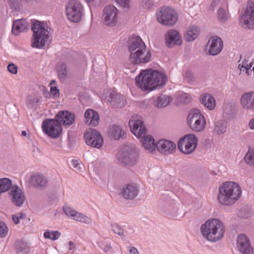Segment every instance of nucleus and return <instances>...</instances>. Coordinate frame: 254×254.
<instances>
[{
	"label": "nucleus",
	"instance_id": "obj_1",
	"mask_svg": "<svg viewBox=\"0 0 254 254\" xmlns=\"http://www.w3.org/2000/svg\"><path fill=\"white\" fill-rule=\"evenodd\" d=\"M135 80L137 86L142 90L150 92L164 86L167 77L164 73L149 68L142 70Z\"/></svg>",
	"mask_w": 254,
	"mask_h": 254
},
{
	"label": "nucleus",
	"instance_id": "obj_7",
	"mask_svg": "<svg viewBox=\"0 0 254 254\" xmlns=\"http://www.w3.org/2000/svg\"><path fill=\"white\" fill-rule=\"evenodd\" d=\"M156 16L159 23L167 26H174L178 21L177 12L168 6L161 7L157 11Z\"/></svg>",
	"mask_w": 254,
	"mask_h": 254
},
{
	"label": "nucleus",
	"instance_id": "obj_53",
	"mask_svg": "<svg viewBox=\"0 0 254 254\" xmlns=\"http://www.w3.org/2000/svg\"><path fill=\"white\" fill-rule=\"evenodd\" d=\"M253 64V62H250L248 64L246 65V66H244V68H243V71L245 70L246 73L248 75H249L252 71V70H251V68Z\"/></svg>",
	"mask_w": 254,
	"mask_h": 254
},
{
	"label": "nucleus",
	"instance_id": "obj_6",
	"mask_svg": "<svg viewBox=\"0 0 254 254\" xmlns=\"http://www.w3.org/2000/svg\"><path fill=\"white\" fill-rule=\"evenodd\" d=\"M117 157L120 163L132 166L137 163L139 158V152L134 145H125L121 147Z\"/></svg>",
	"mask_w": 254,
	"mask_h": 254
},
{
	"label": "nucleus",
	"instance_id": "obj_23",
	"mask_svg": "<svg viewBox=\"0 0 254 254\" xmlns=\"http://www.w3.org/2000/svg\"><path fill=\"white\" fill-rule=\"evenodd\" d=\"M41 96L38 91L30 92L26 97V105L28 108L36 110L38 103L41 101Z\"/></svg>",
	"mask_w": 254,
	"mask_h": 254
},
{
	"label": "nucleus",
	"instance_id": "obj_21",
	"mask_svg": "<svg viewBox=\"0 0 254 254\" xmlns=\"http://www.w3.org/2000/svg\"><path fill=\"white\" fill-rule=\"evenodd\" d=\"M240 102L242 107L247 110H254V91L245 92L242 94Z\"/></svg>",
	"mask_w": 254,
	"mask_h": 254
},
{
	"label": "nucleus",
	"instance_id": "obj_11",
	"mask_svg": "<svg viewBox=\"0 0 254 254\" xmlns=\"http://www.w3.org/2000/svg\"><path fill=\"white\" fill-rule=\"evenodd\" d=\"M197 139L195 135L189 134L181 138L178 143L179 149L183 153L189 154L193 152L197 146Z\"/></svg>",
	"mask_w": 254,
	"mask_h": 254
},
{
	"label": "nucleus",
	"instance_id": "obj_59",
	"mask_svg": "<svg viewBox=\"0 0 254 254\" xmlns=\"http://www.w3.org/2000/svg\"><path fill=\"white\" fill-rule=\"evenodd\" d=\"M12 218L13 221L15 224H17L19 222V217H18L17 215H12Z\"/></svg>",
	"mask_w": 254,
	"mask_h": 254
},
{
	"label": "nucleus",
	"instance_id": "obj_31",
	"mask_svg": "<svg viewBox=\"0 0 254 254\" xmlns=\"http://www.w3.org/2000/svg\"><path fill=\"white\" fill-rule=\"evenodd\" d=\"M241 26L247 29H254V17L241 14L239 17Z\"/></svg>",
	"mask_w": 254,
	"mask_h": 254
},
{
	"label": "nucleus",
	"instance_id": "obj_24",
	"mask_svg": "<svg viewBox=\"0 0 254 254\" xmlns=\"http://www.w3.org/2000/svg\"><path fill=\"white\" fill-rule=\"evenodd\" d=\"M156 148L162 153H172L176 148V144L167 139H160L156 144Z\"/></svg>",
	"mask_w": 254,
	"mask_h": 254
},
{
	"label": "nucleus",
	"instance_id": "obj_16",
	"mask_svg": "<svg viewBox=\"0 0 254 254\" xmlns=\"http://www.w3.org/2000/svg\"><path fill=\"white\" fill-rule=\"evenodd\" d=\"M28 183L35 189L43 190L48 186V180L43 174L35 173L29 178Z\"/></svg>",
	"mask_w": 254,
	"mask_h": 254
},
{
	"label": "nucleus",
	"instance_id": "obj_22",
	"mask_svg": "<svg viewBox=\"0 0 254 254\" xmlns=\"http://www.w3.org/2000/svg\"><path fill=\"white\" fill-rule=\"evenodd\" d=\"M55 119L61 124L64 126H70L75 121V116L71 112L67 111H59L55 117Z\"/></svg>",
	"mask_w": 254,
	"mask_h": 254
},
{
	"label": "nucleus",
	"instance_id": "obj_4",
	"mask_svg": "<svg viewBox=\"0 0 254 254\" xmlns=\"http://www.w3.org/2000/svg\"><path fill=\"white\" fill-rule=\"evenodd\" d=\"M200 231L203 237L207 240L216 242L220 240L224 236L225 226L218 219H210L202 224Z\"/></svg>",
	"mask_w": 254,
	"mask_h": 254
},
{
	"label": "nucleus",
	"instance_id": "obj_39",
	"mask_svg": "<svg viewBox=\"0 0 254 254\" xmlns=\"http://www.w3.org/2000/svg\"><path fill=\"white\" fill-rule=\"evenodd\" d=\"M241 14L254 17V2L252 0H249L247 1L245 9Z\"/></svg>",
	"mask_w": 254,
	"mask_h": 254
},
{
	"label": "nucleus",
	"instance_id": "obj_58",
	"mask_svg": "<svg viewBox=\"0 0 254 254\" xmlns=\"http://www.w3.org/2000/svg\"><path fill=\"white\" fill-rule=\"evenodd\" d=\"M248 61L246 60H244V61L242 62V64H239L238 65V68L241 71H242V68H244V66H246V64H248Z\"/></svg>",
	"mask_w": 254,
	"mask_h": 254
},
{
	"label": "nucleus",
	"instance_id": "obj_34",
	"mask_svg": "<svg viewBox=\"0 0 254 254\" xmlns=\"http://www.w3.org/2000/svg\"><path fill=\"white\" fill-rule=\"evenodd\" d=\"M110 135L115 139H118L124 136V131L121 127L117 125H113L110 128Z\"/></svg>",
	"mask_w": 254,
	"mask_h": 254
},
{
	"label": "nucleus",
	"instance_id": "obj_5",
	"mask_svg": "<svg viewBox=\"0 0 254 254\" xmlns=\"http://www.w3.org/2000/svg\"><path fill=\"white\" fill-rule=\"evenodd\" d=\"M33 32L32 46L34 48H43L50 41L49 32L45 28L44 23L36 21L31 27Z\"/></svg>",
	"mask_w": 254,
	"mask_h": 254
},
{
	"label": "nucleus",
	"instance_id": "obj_44",
	"mask_svg": "<svg viewBox=\"0 0 254 254\" xmlns=\"http://www.w3.org/2000/svg\"><path fill=\"white\" fill-rule=\"evenodd\" d=\"M63 210L65 214L71 218H73V216L75 214L76 211L74 209H73L72 208L68 206H64L63 207Z\"/></svg>",
	"mask_w": 254,
	"mask_h": 254
},
{
	"label": "nucleus",
	"instance_id": "obj_13",
	"mask_svg": "<svg viewBox=\"0 0 254 254\" xmlns=\"http://www.w3.org/2000/svg\"><path fill=\"white\" fill-rule=\"evenodd\" d=\"M128 125L131 132L137 138L142 137L145 135L147 129L144 125L141 117L139 115H133L129 120Z\"/></svg>",
	"mask_w": 254,
	"mask_h": 254
},
{
	"label": "nucleus",
	"instance_id": "obj_26",
	"mask_svg": "<svg viewBox=\"0 0 254 254\" xmlns=\"http://www.w3.org/2000/svg\"><path fill=\"white\" fill-rule=\"evenodd\" d=\"M141 140L142 146L149 152L153 153L156 148V144L154 143L155 140L150 135H143Z\"/></svg>",
	"mask_w": 254,
	"mask_h": 254
},
{
	"label": "nucleus",
	"instance_id": "obj_64",
	"mask_svg": "<svg viewBox=\"0 0 254 254\" xmlns=\"http://www.w3.org/2000/svg\"><path fill=\"white\" fill-rule=\"evenodd\" d=\"M17 216L19 217V219H23L25 217V215L22 213H19L17 214Z\"/></svg>",
	"mask_w": 254,
	"mask_h": 254
},
{
	"label": "nucleus",
	"instance_id": "obj_32",
	"mask_svg": "<svg viewBox=\"0 0 254 254\" xmlns=\"http://www.w3.org/2000/svg\"><path fill=\"white\" fill-rule=\"evenodd\" d=\"M172 100V97L169 95H161L157 98L154 105L158 108H164L167 106Z\"/></svg>",
	"mask_w": 254,
	"mask_h": 254
},
{
	"label": "nucleus",
	"instance_id": "obj_51",
	"mask_svg": "<svg viewBox=\"0 0 254 254\" xmlns=\"http://www.w3.org/2000/svg\"><path fill=\"white\" fill-rule=\"evenodd\" d=\"M17 66L14 64H10L7 66V70L11 74H17Z\"/></svg>",
	"mask_w": 254,
	"mask_h": 254
},
{
	"label": "nucleus",
	"instance_id": "obj_43",
	"mask_svg": "<svg viewBox=\"0 0 254 254\" xmlns=\"http://www.w3.org/2000/svg\"><path fill=\"white\" fill-rule=\"evenodd\" d=\"M191 99L192 98L190 95L187 93L182 94L179 95L178 97V101L184 104H188L190 103Z\"/></svg>",
	"mask_w": 254,
	"mask_h": 254
},
{
	"label": "nucleus",
	"instance_id": "obj_35",
	"mask_svg": "<svg viewBox=\"0 0 254 254\" xmlns=\"http://www.w3.org/2000/svg\"><path fill=\"white\" fill-rule=\"evenodd\" d=\"M12 182L7 178H2L0 179V194L1 193L6 192L11 188Z\"/></svg>",
	"mask_w": 254,
	"mask_h": 254
},
{
	"label": "nucleus",
	"instance_id": "obj_47",
	"mask_svg": "<svg viewBox=\"0 0 254 254\" xmlns=\"http://www.w3.org/2000/svg\"><path fill=\"white\" fill-rule=\"evenodd\" d=\"M115 1L122 8L128 9L129 8L130 0H115Z\"/></svg>",
	"mask_w": 254,
	"mask_h": 254
},
{
	"label": "nucleus",
	"instance_id": "obj_42",
	"mask_svg": "<svg viewBox=\"0 0 254 254\" xmlns=\"http://www.w3.org/2000/svg\"><path fill=\"white\" fill-rule=\"evenodd\" d=\"M244 160L249 166H254V150H250L246 154Z\"/></svg>",
	"mask_w": 254,
	"mask_h": 254
},
{
	"label": "nucleus",
	"instance_id": "obj_56",
	"mask_svg": "<svg viewBox=\"0 0 254 254\" xmlns=\"http://www.w3.org/2000/svg\"><path fill=\"white\" fill-rule=\"evenodd\" d=\"M44 236L46 239H49L52 240V232L47 230L45 232Z\"/></svg>",
	"mask_w": 254,
	"mask_h": 254
},
{
	"label": "nucleus",
	"instance_id": "obj_61",
	"mask_svg": "<svg viewBox=\"0 0 254 254\" xmlns=\"http://www.w3.org/2000/svg\"><path fill=\"white\" fill-rule=\"evenodd\" d=\"M129 252L130 254H138V252L137 249L133 247L130 248L129 249Z\"/></svg>",
	"mask_w": 254,
	"mask_h": 254
},
{
	"label": "nucleus",
	"instance_id": "obj_30",
	"mask_svg": "<svg viewBox=\"0 0 254 254\" xmlns=\"http://www.w3.org/2000/svg\"><path fill=\"white\" fill-rule=\"evenodd\" d=\"M28 23L25 19H18L13 22L12 32L15 35H18L20 32L27 29Z\"/></svg>",
	"mask_w": 254,
	"mask_h": 254
},
{
	"label": "nucleus",
	"instance_id": "obj_10",
	"mask_svg": "<svg viewBox=\"0 0 254 254\" xmlns=\"http://www.w3.org/2000/svg\"><path fill=\"white\" fill-rule=\"evenodd\" d=\"M43 131L52 138H57L62 132V127L59 122L55 119H46L42 125Z\"/></svg>",
	"mask_w": 254,
	"mask_h": 254
},
{
	"label": "nucleus",
	"instance_id": "obj_62",
	"mask_svg": "<svg viewBox=\"0 0 254 254\" xmlns=\"http://www.w3.org/2000/svg\"><path fill=\"white\" fill-rule=\"evenodd\" d=\"M68 244L69 245V249L70 250L73 249L75 248V244L71 241L69 242Z\"/></svg>",
	"mask_w": 254,
	"mask_h": 254
},
{
	"label": "nucleus",
	"instance_id": "obj_38",
	"mask_svg": "<svg viewBox=\"0 0 254 254\" xmlns=\"http://www.w3.org/2000/svg\"><path fill=\"white\" fill-rule=\"evenodd\" d=\"M224 111L229 117L233 118L237 113L235 105L231 102L226 103L224 109Z\"/></svg>",
	"mask_w": 254,
	"mask_h": 254
},
{
	"label": "nucleus",
	"instance_id": "obj_18",
	"mask_svg": "<svg viewBox=\"0 0 254 254\" xmlns=\"http://www.w3.org/2000/svg\"><path fill=\"white\" fill-rule=\"evenodd\" d=\"M105 100L114 108H122L126 104V100L123 96L114 91L107 93Z\"/></svg>",
	"mask_w": 254,
	"mask_h": 254
},
{
	"label": "nucleus",
	"instance_id": "obj_2",
	"mask_svg": "<svg viewBox=\"0 0 254 254\" xmlns=\"http://www.w3.org/2000/svg\"><path fill=\"white\" fill-rule=\"evenodd\" d=\"M128 50L130 53L129 60L132 64H144L150 61L151 52L139 37L132 36L129 38Z\"/></svg>",
	"mask_w": 254,
	"mask_h": 254
},
{
	"label": "nucleus",
	"instance_id": "obj_49",
	"mask_svg": "<svg viewBox=\"0 0 254 254\" xmlns=\"http://www.w3.org/2000/svg\"><path fill=\"white\" fill-rule=\"evenodd\" d=\"M112 230L115 233L119 235H123L124 234V230L119 225L115 224H112Z\"/></svg>",
	"mask_w": 254,
	"mask_h": 254
},
{
	"label": "nucleus",
	"instance_id": "obj_55",
	"mask_svg": "<svg viewBox=\"0 0 254 254\" xmlns=\"http://www.w3.org/2000/svg\"><path fill=\"white\" fill-rule=\"evenodd\" d=\"M61 235V233L58 231H55L52 232V240H57Z\"/></svg>",
	"mask_w": 254,
	"mask_h": 254
},
{
	"label": "nucleus",
	"instance_id": "obj_8",
	"mask_svg": "<svg viewBox=\"0 0 254 254\" xmlns=\"http://www.w3.org/2000/svg\"><path fill=\"white\" fill-rule=\"evenodd\" d=\"M187 122L190 128L195 132L203 131L206 126L204 117L197 109H194L189 112Z\"/></svg>",
	"mask_w": 254,
	"mask_h": 254
},
{
	"label": "nucleus",
	"instance_id": "obj_12",
	"mask_svg": "<svg viewBox=\"0 0 254 254\" xmlns=\"http://www.w3.org/2000/svg\"><path fill=\"white\" fill-rule=\"evenodd\" d=\"M84 138L86 143L93 147L99 148L103 144V138L100 133L94 129H87L84 133Z\"/></svg>",
	"mask_w": 254,
	"mask_h": 254
},
{
	"label": "nucleus",
	"instance_id": "obj_33",
	"mask_svg": "<svg viewBox=\"0 0 254 254\" xmlns=\"http://www.w3.org/2000/svg\"><path fill=\"white\" fill-rule=\"evenodd\" d=\"M227 127V122L224 120H220L215 123L213 131L217 134H222L226 131Z\"/></svg>",
	"mask_w": 254,
	"mask_h": 254
},
{
	"label": "nucleus",
	"instance_id": "obj_48",
	"mask_svg": "<svg viewBox=\"0 0 254 254\" xmlns=\"http://www.w3.org/2000/svg\"><path fill=\"white\" fill-rule=\"evenodd\" d=\"M185 77L189 83H191L194 81V77L192 72L190 70H187L185 72Z\"/></svg>",
	"mask_w": 254,
	"mask_h": 254
},
{
	"label": "nucleus",
	"instance_id": "obj_28",
	"mask_svg": "<svg viewBox=\"0 0 254 254\" xmlns=\"http://www.w3.org/2000/svg\"><path fill=\"white\" fill-rule=\"evenodd\" d=\"M122 193L125 199H133L138 194V189L134 186L129 184L123 189Z\"/></svg>",
	"mask_w": 254,
	"mask_h": 254
},
{
	"label": "nucleus",
	"instance_id": "obj_63",
	"mask_svg": "<svg viewBox=\"0 0 254 254\" xmlns=\"http://www.w3.org/2000/svg\"><path fill=\"white\" fill-rule=\"evenodd\" d=\"M112 248V247L110 246H106L104 249V251L105 252H108Z\"/></svg>",
	"mask_w": 254,
	"mask_h": 254
},
{
	"label": "nucleus",
	"instance_id": "obj_17",
	"mask_svg": "<svg viewBox=\"0 0 254 254\" xmlns=\"http://www.w3.org/2000/svg\"><path fill=\"white\" fill-rule=\"evenodd\" d=\"M237 248L242 254H253L254 250L251 246L249 239L245 234H240L238 236Z\"/></svg>",
	"mask_w": 254,
	"mask_h": 254
},
{
	"label": "nucleus",
	"instance_id": "obj_57",
	"mask_svg": "<svg viewBox=\"0 0 254 254\" xmlns=\"http://www.w3.org/2000/svg\"><path fill=\"white\" fill-rule=\"evenodd\" d=\"M248 126L250 129L254 130V117L250 120Z\"/></svg>",
	"mask_w": 254,
	"mask_h": 254
},
{
	"label": "nucleus",
	"instance_id": "obj_20",
	"mask_svg": "<svg viewBox=\"0 0 254 254\" xmlns=\"http://www.w3.org/2000/svg\"><path fill=\"white\" fill-rule=\"evenodd\" d=\"M11 196L12 203L17 207L21 206L25 200V195L22 190L17 186L14 185L9 192Z\"/></svg>",
	"mask_w": 254,
	"mask_h": 254
},
{
	"label": "nucleus",
	"instance_id": "obj_37",
	"mask_svg": "<svg viewBox=\"0 0 254 254\" xmlns=\"http://www.w3.org/2000/svg\"><path fill=\"white\" fill-rule=\"evenodd\" d=\"M217 17L221 23H225L228 21L229 16L224 7H219L217 10Z\"/></svg>",
	"mask_w": 254,
	"mask_h": 254
},
{
	"label": "nucleus",
	"instance_id": "obj_27",
	"mask_svg": "<svg viewBox=\"0 0 254 254\" xmlns=\"http://www.w3.org/2000/svg\"><path fill=\"white\" fill-rule=\"evenodd\" d=\"M200 101L202 104L209 110H213L216 106L215 99L209 93L201 95Z\"/></svg>",
	"mask_w": 254,
	"mask_h": 254
},
{
	"label": "nucleus",
	"instance_id": "obj_50",
	"mask_svg": "<svg viewBox=\"0 0 254 254\" xmlns=\"http://www.w3.org/2000/svg\"><path fill=\"white\" fill-rule=\"evenodd\" d=\"M154 4L153 0H142L141 5L146 8H149L151 7Z\"/></svg>",
	"mask_w": 254,
	"mask_h": 254
},
{
	"label": "nucleus",
	"instance_id": "obj_9",
	"mask_svg": "<svg viewBox=\"0 0 254 254\" xmlns=\"http://www.w3.org/2000/svg\"><path fill=\"white\" fill-rule=\"evenodd\" d=\"M82 6L76 0L68 2L65 7V12L67 19L73 22H78L82 15Z\"/></svg>",
	"mask_w": 254,
	"mask_h": 254
},
{
	"label": "nucleus",
	"instance_id": "obj_54",
	"mask_svg": "<svg viewBox=\"0 0 254 254\" xmlns=\"http://www.w3.org/2000/svg\"><path fill=\"white\" fill-rule=\"evenodd\" d=\"M50 91L51 94L55 97H58L60 96L59 90L55 86L51 87Z\"/></svg>",
	"mask_w": 254,
	"mask_h": 254
},
{
	"label": "nucleus",
	"instance_id": "obj_40",
	"mask_svg": "<svg viewBox=\"0 0 254 254\" xmlns=\"http://www.w3.org/2000/svg\"><path fill=\"white\" fill-rule=\"evenodd\" d=\"M72 219L75 221L85 224H90L92 221L90 218L85 215L84 214L77 211L76 212L75 214L73 216Z\"/></svg>",
	"mask_w": 254,
	"mask_h": 254
},
{
	"label": "nucleus",
	"instance_id": "obj_36",
	"mask_svg": "<svg viewBox=\"0 0 254 254\" xmlns=\"http://www.w3.org/2000/svg\"><path fill=\"white\" fill-rule=\"evenodd\" d=\"M57 70L60 79L65 80L67 73L66 64L64 63H59L57 65Z\"/></svg>",
	"mask_w": 254,
	"mask_h": 254
},
{
	"label": "nucleus",
	"instance_id": "obj_14",
	"mask_svg": "<svg viewBox=\"0 0 254 254\" xmlns=\"http://www.w3.org/2000/svg\"><path fill=\"white\" fill-rule=\"evenodd\" d=\"M103 20L105 25L109 26L116 25L118 21V9L114 5H106L103 11Z\"/></svg>",
	"mask_w": 254,
	"mask_h": 254
},
{
	"label": "nucleus",
	"instance_id": "obj_3",
	"mask_svg": "<svg viewBox=\"0 0 254 254\" xmlns=\"http://www.w3.org/2000/svg\"><path fill=\"white\" fill-rule=\"evenodd\" d=\"M241 195V188L238 183L226 182L219 187L217 199L221 204L229 206L239 200Z\"/></svg>",
	"mask_w": 254,
	"mask_h": 254
},
{
	"label": "nucleus",
	"instance_id": "obj_60",
	"mask_svg": "<svg viewBox=\"0 0 254 254\" xmlns=\"http://www.w3.org/2000/svg\"><path fill=\"white\" fill-rule=\"evenodd\" d=\"M43 94L47 98H49L51 97V93L47 90H43Z\"/></svg>",
	"mask_w": 254,
	"mask_h": 254
},
{
	"label": "nucleus",
	"instance_id": "obj_29",
	"mask_svg": "<svg viewBox=\"0 0 254 254\" xmlns=\"http://www.w3.org/2000/svg\"><path fill=\"white\" fill-rule=\"evenodd\" d=\"M199 28L195 26H190L186 31L184 38L187 42H191L194 40L199 34Z\"/></svg>",
	"mask_w": 254,
	"mask_h": 254
},
{
	"label": "nucleus",
	"instance_id": "obj_46",
	"mask_svg": "<svg viewBox=\"0 0 254 254\" xmlns=\"http://www.w3.org/2000/svg\"><path fill=\"white\" fill-rule=\"evenodd\" d=\"M8 232V229L6 224L0 221V237L3 238L6 236Z\"/></svg>",
	"mask_w": 254,
	"mask_h": 254
},
{
	"label": "nucleus",
	"instance_id": "obj_15",
	"mask_svg": "<svg viewBox=\"0 0 254 254\" xmlns=\"http://www.w3.org/2000/svg\"><path fill=\"white\" fill-rule=\"evenodd\" d=\"M165 44L170 48L182 44V38L180 33L177 30L172 29L169 30L164 36Z\"/></svg>",
	"mask_w": 254,
	"mask_h": 254
},
{
	"label": "nucleus",
	"instance_id": "obj_52",
	"mask_svg": "<svg viewBox=\"0 0 254 254\" xmlns=\"http://www.w3.org/2000/svg\"><path fill=\"white\" fill-rule=\"evenodd\" d=\"M71 164L73 169L76 171H79V169L81 168V166L82 165L81 162L76 160H72Z\"/></svg>",
	"mask_w": 254,
	"mask_h": 254
},
{
	"label": "nucleus",
	"instance_id": "obj_19",
	"mask_svg": "<svg viewBox=\"0 0 254 254\" xmlns=\"http://www.w3.org/2000/svg\"><path fill=\"white\" fill-rule=\"evenodd\" d=\"M223 47V41L218 36H214L210 39L207 43L208 53L210 55L216 56L222 51Z\"/></svg>",
	"mask_w": 254,
	"mask_h": 254
},
{
	"label": "nucleus",
	"instance_id": "obj_25",
	"mask_svg": "<svg viewBox=\"0 0 254 254\" xmlns=\"http://www.w3.org/2000/svg\"><path fill=\"white\" fill-rule=\"evenodd\" d=\"M84 117L85 122L89 126L95 127L99 124V115L97 112L92 109H88L85 111Z\"/></svg>",
	"mask_w": 254,
	"mask_h": 254
},
{
	"label": "nucleus",
	"instance_id": "obj_45",
	"mask_svg": "<svg viewBox=\"0 0 254 254\" xmlns=\"http://www.w3.org/2000/svg\"><path fill=\"white\" fill-rule=\"evenodd\" d=\"M22 0H7V2L12 9H16L19 7Z\"/></svg>",
	"mask_w": 254,
	"mask_h": 254
},
{
	"label": "nucleus",
	"instance_id": "obj_41",
	"mask_svg": "<svg viewBox=\"0 0 254 254\" xmlns=\"http://www.w3.org/2000/svg\"><path fill=\"white\" fill-rule=\"evenodd\" d=\"M228 6V1L227 0H213L209 6V9L214 10L216 8L223 7L224 6Z\"/></svg>",
	"mask_w": 254,
	"mask_h": 254
}]
</instances>
